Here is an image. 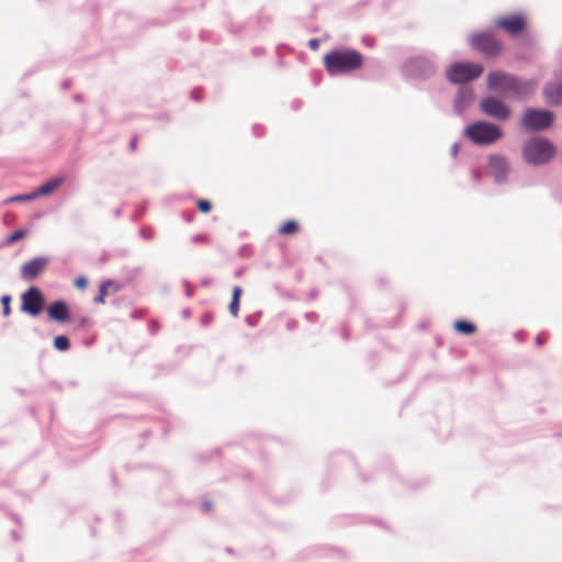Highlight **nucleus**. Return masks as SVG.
Segmentation results:
<instances>
[{
    "instance_id": "cd10ccee",
    "label": "nucleus",
    "mask_w": 562,
    "mask_h": 562,
    "mask_svg": "<svg viewBox=\"0 0 562 562\" xmlns=\"http://www.w3.org/2000/svg\"><path fill=\"white\" fill-rule=\"evenodd\" d=\"M130 148L132 151H135L136 148H137V137L136 136H133L131 142H130Z\"/></svg>"
},
{
    "instance_id": "20e7f679",
    "label": "nucleus",
    "mask_w": 562,
    "mask_h": 562,
    "mask_svg": "<svg viewBox=\"0 0 562 562\" xmlns=\"http://www.w3.org/2000/svg\"><path fill=\"white\" fill-rule=\"evenodd\" d=\"M465 135L474 144L490 145L499 139L503 132L497 125L492 123L476 122L465 128Z\"/></svg>"
},
{
    "instance_id": "4be33fe9",
    "label": "nucleus",
    "mask_w": 562,
    "mask_h": 562,
    "mask_svg": "<svg viewBox=\"0 0 562 562\" xmlns=\"http://www.w3.org/2000/svg\"><path fill=\"white\" fill-rule=\"evenodd\" d=\"M27 232L25 229H19L11 235L8 236L7 241L8 244H14L18 240L24 238L26 236Z\"/></svg>"
},
{
    "instance_id": "2eb2a0df",
    "label": "nucleus",
    "mask_w": 562,
    "mask_h": 562,
    "mask_svg": "<svg viewBox=\"0 0 562 562\" xmlns=\"http://www.w3.org/2000/svg\"><path fill=\"white\" fill-rule=\"evenodd\" d=\"M490 167L492 168L493 172L495 173V178L497 181H501L504 179L506 171H507V162L503 157L492 156L490 158Z\"/></svg>"
},
{
    "instance_id": "412c9836",
    "label": "nucleus",
    "mask_w": 562,
    "mask_h": 562,
    "mask_svg": "<svg viewBox=\"0 0 562 562\" xmlns=\"http://www.w3.org/2000/svg\"><path fill=\"white\" fill-rule=\"evenodd\" d=\"M110 285H111V282H110V281L103 282V283L100 285L99 294L94 297V302H95V303H99V304L104 303V297H105V296H106V294H108V286H110Z\"/></svg>"
},
{
    "instance_id": "0eeeda50",
    "label": "nucleus",
    "mask_w": 562,
    "mask_h": 562,
    "mask_svg": "<svg viewBox=\"0 0 562 562\" xmlns=\"http://www.w3.org/2000/svg\"><path fill=\"white\" fill-rule=\"evenodd\" d=\"M494 24L510 36H517L527 27V19L522 13H513L496 18Z\"/></svg>"
},
{
    "instance_id": "b1692460",
    "label": "nucleus",
    "mask_w": 562,
    "mask_h": 562,
    "mask_svg": "<svg viewBox=\"0 0 562 562\" xmlns=\"http://www.w3.org/2000/svg\"><path fill=\"white\" fill-rule=\"evenodd\" d=\"M196 206L202 213H209L212 210V203L207 200H199Z\"/></svg>"
},
{
    "instance_id": "ddd939ff",
    "label": "nucleus",
    "mask_w": 562,
    "mask_h": 562,
    "mask_svg": "<svg viewBox=\"0 0 562 562\" xmlns=\"http://www.w3.org/2000/svg\"><path fill=\"white\" fill-rule=\"evenodd\" d=\"M510 88L509 94L516 98H522L533 91V83L530 81H521L515 77V85Z\"/></svg>"
},
{
    "instance_id": "39448f33",
    "label": "nucleus",
    "mask_w": 562,
    "mask_h": 562,
    "mask_svg": "<svg viewBox=\"0 0 562 562\" xmlns=\"http://www.w3.org/2000/svg\"><path fill=\"white\" fill-rule=\"evenodd\" d=\"M483 70V66L476 63H454L447 71V77L451 82L463 83L479 78Z\"/></svg>"
},
{
    "instance_id": "aec40b11",
    "label": "nucleus",
    "mask_w": 562,
    "mask_h": 562,
    "mask_svg": "<svg viewBox=\"0 0 562 562\" xmlns=\"http://www.w3.org/2000/svg\"><path fill=\"white\" fill-rule=\"evenodd\" d=\"M69 339L66 336H57L54 339V347L59 351H66L69 349Z\"/></svg>"
},
{
    "instance_id": "a211bd4d",
    "label": "nucleus",
    "mask_w": 562,
    "mask_h": 562,
    "mask_svg": "<svg viewBox=\"0 0 562 562\" xmlns=\"http://www.w3.org/2000/svg\"><path fill=\"white\" fill-rule=\"evenodd\" d=\"M243 293V290L240 286L236 285L234 289H233V299H232V302L229 304V313L234 316V317H237L238 316V311H239V301H240V295Z\"/></svg>"
},
{
    "instance_id": "6e6552de",
    "label": "nucleus",
    "mask_w": 562,
    "mask_h": 562,
    "mask_svg": "<svg viewBox=\"0 0 562 562\" xmlns=\"http://www.w3.org/2000/svg\"><path fill=\"white\" fill-rule=\"evenodd\" d=\"M552 122V115L548 111L528 109L525 111L521 124L526 130L537 131L548 127Z\"/></svg>"
},
{
    "instance_id": "a878e982",
    "label": "nucleus",
    "mask_w": 562,
    "mask_h": 562,
    "mask_svg": "<svg viewBox=\"0 0 562 562\" xmlns=\"http://www.w3.org/2000/svg\"><path fill=\"white\" fill-rule=\"evenodd\" d=\"M75 285L80 289V290H83L87 288L88 285V280L85 278V277H79L76 279L75 281Z\"/></svg>"
},
{
    "instance_id": "f8f14e48",
    "label": "nucleus",
    "mask_w": 562,
    "mask_h": 562,
    "mask_svg": "<svg viewBox=\"0 0 562 562\" xmlns=\"http://www.w3.org/2000/svg\"><path fill=\"white\" fill-rule=\"evenodd\" d=\"M47 316L50 321L58 323H69L71 321L69 306L64 301H56L50 304L47 308Z\"/></svg>"
},
{
    "instance_id": "f257e3e1",
    "label": "nucleus",
    "mask_w": 562,
    "mask_h": 562,
    "mask_svg": "<svg viewBox=\"0 0 562 562\" xmlns=\"http://www.w3.org/2000/svg\"><path fill=\"white\" fill-rule=\"evenodd\" d=\"M363 65V56L355 49H335L324 56V67L329 75L353 72Z\"/></svg>"
},
{
    "instance_id": "f03ea898",
    "label": "nucleus",
    "mask_w": 562,
    "mask_h": 562,
    "mask_svg": "<svg viewBox=\"0 0 562 562\" xmlns=\"http://www.w3.org/2000/svg\"><path fill=\"white\" fill-rule=\"evenodd\" d=\"M470 46L484 58H495L504 50V44L491 31H481L469 36Z\"/></svg>"
},
{
    "instance_id": "bb28decb",
    "label": "nucleus",
    "mask_w": 562,
    "mask_h": 562,
    "mask_svg": "<svg viewBox=\"0 0 562 562\" xmlns=\"http://www.w3.org/2000/svg\"><path fill=\"white\" fill-rule=\"evenodd\" d=\"M308 46L311 47V49L317 50L319 47V41L317 38H312L308 42Z\"/></svg>"
},
{
    "instance_id": "9b49d317",
    "label": "nucleus",
    "mask_w": 562,
    "mask_h": 562,
    "mask_svg": "<svg viewBox=\"0 0 562 562\" xmlns=\"http://www.w3.org/2000/svg\"><path fill=\"white\" fill-rule=\"evenodd\" d=\"M46 265H47L46 258H43V257L34 258V259L25 262L21 267V277L27 281L34 280L43 272Z\"/></svg>"
},
{
    "instance_id": "c85d7f7f",
    "label": "nucleus",
    "mask_w": 562,
    "mask_h": 562,
    "mask_svg": "<svg viewBox=\"0 0 562 562\" xmlns=\"http://www.w3.org/2000/svg\"><path fill=\"white\" fill-rule=\"evenodd\" d=\"M546 340H547V337L542 334H540L536 337V342L538 346L543 345L546 342Z\"/></svg>"
},
{
    "instance_id": "9d476101",
    "label": "nucleus",
    "mask_w": 562,
    "mask_h": 562,
    "mask_svg": "<svg viewBox=\"0 0 562 562\" xmlns=\"http://www.w3.org/2000/svg\"><path fill=\"white\" fill-rule=\"evenodd\" d=\"M486 83L491 90L509 94L510 88L515 85V77L503 71H494L488 74Z\"/></svg>"
},
{
    "instance_id": "393cba45",
    "label": "nucleus",
    "mask_w": 562,
    "mask_h": 562,
    "mask_svg": "<svg viewBox=\"0 0 562 562\" xmlns=\"http://www.w3.org/2000/svg\"><path fill=\"white\" fill-rule=\"evenodd\" d=\"M11 296L10 295H3L1 297V303L3 306V315L9 316L11 314V307H10Z\"/></svg>"
},
{
    "instance_id": "4468645a",
    "label": "nucleus",
    "mask_w": 562,
    "mask_h": 562,
    "mask_svg": "<svg viewBox=\"0 0 562 562\" xmlns=\"http://www.w3.org/2000/svg\"><path fill=\"white\" fill-rule=\"evenodd\" d=\"M65 181V178L64 177H56V178H53L50 180H48L47 182H45L44 184H42L41 187H38L34 192H35V195L36 198H40V196H45V195H49L50 193H53L59 186H61V183Z\"/></svg>"
},
{
    "instance_id": "5701e85b",
    "label": "nucleus",
    "mask_w": 562,
    "mask_h": 562,
    "mask_svg": "<svg viewBox=\"0 0 562 562\" xmlns=\"http://www.w3.org/2000/svg\"><path fill=\"white\" fill-rule=\"evenodd\" d=\"M36 199V195H35V192H32L30 194H20V195H14L10 199L7 200V202H18V201H31V200H34Z\"/></svg>"
},
{
    "instance_id": "6ab92c4d",
    "label": "nucleus",
    "mask_w": 562,
    "mask_h": 562,
    "mask_svg": "<svg viewBox=\"0 0 562 562\" xmlns=\"http://www.w3.org/2000/svg\"><path fill=\"white\" fill-rule=\"evenodd\" d=\"M453 326L458 333L463 335H472L476 330L475 325L467 321H457Z\"/></svg>"
},
{
    "instance_id": "f3484780",
    "label": "nucleus",
    "mask_w": 562,
    "mask_h": 562,
    "mask_svg": "<svg viewBox=\"0 0 562 562\" xmlns=\"http://www.w3.org/2000/svg\"><path fill=\"white\" fill-rule=\"evenodd\" d=\"M300 231V225L295 220H288L279 228L278 233L281 236H293Z\"/></svg>"
},
{
    "instance_id": "dca6fc26",
    "label": "nucleus",
    "mask_w": 562,
    "mask_h": 562,
    "mask_svg": "<svg viewBox=\"0 0 562 562\" xmlns=\"http://www.w3.org/2000/svg\"><path fill=\"white\" fill-rule=\"evenodd\" d=\"M547 101L551 104H559L562 102V85L552 83L544 89Z\"/></svg>"
},
{
    "instance_id": "7ed1b4c3",
    "label": "nucleus",
    "mask_w": 562,
    "mask_h": 562,
    "mask_svg": "<svg viewBox=\"0 0 562 562\" xmlns=\"http://www.w3.org/2000/svg\"><path fill=\"white\" fill-rule=\"evenodd\" d=\"M524 157L532 165H543L551 160L555 147L547 138L533 137L524 146Z\"/></svg>"
},
{
    "instance_id": "423d86ee",
    "label": "nucleus",
    "mask_w": 562,
    "mask_h": 562,
    "mask_svg": "<svg viewBox=\"0 0 562 562\" xmlns=\"http://www.w3.org/2000/svg\"><path fill=\"white\" fill-rule=\"evenodd\" d=\"M45 305V299L38 288L32 286L21 295V311L37 316L42 313Z\"/></svg>"
},
{
    "instance_id": "1a4fd4ad",
    "label": "nucleus",
    "mask_w": 562,
    "mask_h": 562,
    "mask_svg": "<svg viewBox=\"0 0 562 562\" xmlns=\"http://www.w3.org/2000/svg\"><path fill=\"white\" fill-rule=\"evenodd\" d=\"M480 108L486 115L497 120L504 121L510 115L509 108L504 102L494 97L483 99L481 101Z\"/></svg>"
}]
</instances>
